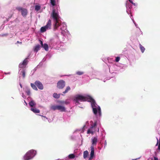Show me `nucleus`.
Instances as JSON below:
<instances>
[{"instance_id": "f257e3e1", "label": "nucleus", "mask_w": 160, "mask_h": 160, "mask_svg": "<svg viewBox=\"0 0 160 160\" xmlns=\"http://www.w3.org/2000/svg\"><path fill=\"white\" fill-rule=\"evenodd\" d=\"M92 97L89 96H84L80 95H77L74 98V100L76 103L79 104V101L89 102Z\"/></svg>"}, {"instance_id": "f03ea898", "label": "nucleus", "mask_w": 160, "mask_h": 160, "mask_svg": "<svg viewBox=\"0 0 160 160\" xmlns=\"http://www.w3.org/2000/svg\"><path fill=\"white\" fill-rule=\"evenodd\" d=\"M35 151L31 150L27 152L24 157V160H29L32 159L35 155Z\"/></svg>"}, {"instance_id": "7ed1b4c3", "label": "nucleus", "mask_w": 160, "mask_h": 160, "mask_svg": "<svg viewBox=\"0 0 160 160\" xmlns=\"http://www.w3.org/2000/svg\"><path fill=\"white\" fill-rule=\"evenodd\" d=\"M89 102H91L92 107V108H96L98 109V112L99 114L100 115L101 114V110L100 107L98 106L94 100L92 98H91L90 99V101Z\"/></svg>"}, {"instance_id": "20e7f679", "label": "nucleus", "mask_w": 160, "mask_h": 160, "mask_svg": "<svg viewBox=\"0 0 160 160\" xmlns=\"http://www.w3.org/2000/svg\"><path fill=\"white\" fill-rule=\"evenodd\" d=\"M97 125V121H95L93 124H91V127L90 128L88 129L87 131V133L88 134L91 133L93 134L94 132H95L96 130V128Z\"/></svg>"}, {"instance_id": "39448f33", "label": "nucleus", "mask_w": 160, "mask_h": 160, "mask_svg": "<svg viewBox=\"0 0 160 160\" xmlns=\"http://www.w3.org/2000/svg\"><path fill=\"white\" fill-rule=\"evenodd\" d=\"M51 16L54 21L59 20V16L58 12L54 9L52 10Z\"/></svg>"}, {"instance_id": "423d86ee", "label": "nucleus", "mask_w": 160, "mask_h": 160, "mask_svg": "<svg viewBox=\"0 0 160 160\" xmlns=\"http://www.w3.org/2000/svg\"><path fill=\"white\" fill-rule=\"evenodd\" d=\"M16 9L19 11H21L22 15L23 17H25L28 14V11L26 9L23 8L21 7H18Z\"/></svg>"}, {"instance_id": "0eeeda50", "label": "nucleus", "mask_w": 160, "mask_h": 160, "mask_svg": "<svg viewBox=\"0 0 160 160\" xmlns=\"http://www.w3.org/2000/svg\"><path fill=\"white\" fill-rule=\"evenodd\" d=\"M65 82L63 80H60L57 83V87L59 89H63L65 86Z\"/></svg>"}, {"instance_id": "6e6552de", "label": "nucleus", "mask_w": 160, "mask_h": 160, "mask_svg": "<svg viewBox=\"0 0 160 160\" xmlns=\"http://www.w3.org/2000/svg\"><path fill=\"white\" fill-rule=\"evenodd\" d=\"M28 62V58H25L23 61L22 63H21L19 64V67L20 68H24L26 67Z\"/></svg>"}, {"instance_id": "1a4fd4ad", "label": "nucleus", "mask_w": 160, "mask_h": 160, "mask_svg": "<svg viewBox=\"0 0 160 160\" xmlns=\"http://www.w3.org/2000/svg\"><path fill=\"white\" fill-rule=\"evenodd\" d=\"M35 84L40 90H42L43 89V86L42 83L39 81H36L35 82Z\"/></svg>"}, {"instance_id": "9d476101", "label": "nucleus", "mask_w": 160, "mask_h": 160, "mask_svg": "<svg viewBox=\"0 0 160 160\" xmlns=\"http://www.w3.org/2000/svg\"><path fill=\"white\" fill-rule=\"evenodd\" d=\"M54 23L53 24V30L55 31L57 29L60 24L59 22V20L54 21Z\"/></svg>"}, {"instance_id": "9b49d317", "label": "nucleus", "mask_w": 160, "mask_h": 160, "mask_svg": "<svg viewBox=\"0 0 160 160\" xmlns=\"http://www.w3.org/2000/svg\"><path fill=\"white\" fill-rule=\"evenodd\" d=\"M98 141V139L97 137H94L92 139V145L91 146H96Z\"/></svg>"}, {"instance_id": "f8f14e48", "label": "nucleus", "mask_w": 160, "mask_h": 160, "mask_svg": "<svg viewBox=\"0 0 160 160\" xmlns=\"http://www.w3.org/2000/svg\"><path fill=\"white\" fill-rule=\"evenodd\" d=\"M52 21L49 19L46 25L45 26L48 29H50L51 28Z\"/></svg>"}, {"instance_id": "ddd939ff", "label": "nucleus", "mask_w": 160, "mask_h": 160, "mask_svg": "<svg viewBox=\"0 0 160 160\" xmlns=\"http://www.w3.org/2000/svg\"><path fill=\"white\" fill-rule=\"evenodd\" d=\"M94 155V148L93 146L91 147L90 157V159L92 158Z\"/></svg>"}, {"instance_id": "4468645a", "label": "nucleus", "mask_w": 160, "mask_h": 160, "mask_svg": "<svg viewBox=\"0 0 160 160\" xmlns=\"http://www.w3.org/2000/svg\"><path fill=\"white\" fill-rule=\"evenodd\" d=\"M58 110H59L61 112H65L66 111V108L64 106L58 105Z\"/></svg>"}, {"instance_id": "2eb2a0df", "label": "nucleus", "mask_w": 160, "mask_h": 160, "mask_svg": "<svg viewBox=\"0 0 160 160\" xmlns=\"http://www.w3.org/2000/svg\"><path fill=\"white\" fill-rule=\"evenodd\" d=\"M58 105H52L50 107V109L54 111L58 110Z\"/></svg>"}, {"instance_id": "dca6fc26", "label": "nucleus", "mask_w": 160, "mask_h": 160, "mask_svg": "<svg viewBox=\"0 0 160 160\" xmlns=\"http://www.w3.org/2000/svg\"><path fill=\"white\" fill-rule=\"evenodd\" d=\"M31 87L34 90L37 91L38 89L37 87V86L35 85V84L32 83H31Z\"/></svg>"}, {"instance_id": "f3484780", "label": "nucleus", "mask_w": 160, "mask_h": 160, "mask_svg": "<svg viewBox=\"0 0 160 160\" xmlns=\"http://www.w3.org/2000/svg\"><path fill=\"white\" fill-rule=\"evenodd\" d=\"M40 46L39 45H36L34 48V51L36 52H38V51L40 49Z\"/></svg>"}, {"instance_id": "a211bd4d", "label": "nucleus", "mask_w": 160, "mask_h": 160, "mask_svg": "<svg viewBox=\"0 0 160 160\" xmlns=\"http://www.w3.org/2000/svg\"><path fill=\"white\" fill-rule=\"evenodd\" d=\"M47 29H48L46 27L44 26V27H42L41 28L40 31L41 32H45Z\"/></svg>"}, {"instance_id": "6ab92c4d", "label": "nucleus", "mask_w": 160, "mask_h": 160, "mask_svg": "<svg viewBox=\"0 0 160 160\" xmlns=\"http://www.w3.org/2000/svg\"><path fill=\"white\" fill-rule=\"evenodd\" d=\"M70 89H71V88H70V87L69 86H67L66 87L65 91H63L62 92V93L63 94H65V93H67L68 91H69V90H70Z\"/></svg>"}, {"instance_id": "aec40b11", "label": "nucleus", "mask_w": 160, "mask_h": 160, "mask_svg": "<svg viewBox=\"0 0 160 160\" xmlns=\"http://www.w3.org/2000/svg\"><path fill=\"white\" fill-rule=\"evenodd\" d=\"M31 110L35 113H39L40 112L39 110L36 108H31Z\"/></svg>"}, {"instance_id": "412c9836", "label": "nucleus", "mask_w": 160, "mask_h": 160, "mask_svg": "<svg viewBox=\"0 0 160 160\" xmlns=\"http://www.w3.org/2000/svg\"><path fill=\"white\" fill-rule=\"evenodd\" d=\"M25 92L27 93V95H29L30 94V88L27 87L25 90Z\"/></svg>"}, {"instance_id": "4be33fe9", "label": "nucleus", "mask_w": 160, "mask_h": 160, "mask_svg": "<svg viewBox=\"0 0 160 160\" xmlns=\"http://www.w3.org/2000/svg\"><path fill=\"white\" fill-rule=\"evenodd\" d=\"M88 155V152L87 151H85L83 152V158H86Z\"/></svg>"}, {"instance_id": "5701e85b", "label": "nucleus", "mask_w": 160, "mask_h": 160, "mask_svg": "<svg viewBox=\"0 0 160 160\" xmlns=\"http://www.w3.org/2000/svg\"><path fill=\"white\" fill-rule=\"evenodd\" d=\"M42 47L44 48L46 51H47L48 50V46L47 44L45 43L43 45V46H42Z\"/></svg>"}, {"instance_id": "b1692460", "label": "nucleus", "mask_w": 160, "mask_h": 160, "mask_svg": "<svg viewBox=\"0 0 160 160\" xmlns=\"http://www.w3.org/2000/svg\"><path fill=\"white\" fill-rule=\"evenodd\" d=\"M60 94H58L57 93H53V96L55 98H58L60 97Z\"/></svg>"}, {"instance_id": "393cba45", "label": "nucleus", "mask_w": 160, "mask_h": 160, "mask_svg": "<svg viewBox=\"0 0 160 160\" xmlns=\"http://www.w3.org/2000/svg\"><path fill=\"white\" fill-rule=\"evenodd\" d=\"M139 46H140V49L142 52V53H143L145 50V48L143 46H142L141 44H139Z\"/></svg>"}, {"instance_id": "a878e982", "label": "nucleus", "mask_w": 160, "mask_h": 160, "mask_svg": "<svg viewBox=\"0 0 160 160\" xmlns=\"http://www.w3.org/2000/svg\"><path fill=\"white\" fill-rule=\"evenodd\" d=\"M29 105L31 107H33L36 105V103L33 101H32L29 102Z\"/></svg>"}, {"instance_id": "bb28decb", "label": "nucleus", "mask_w": 160, "mask_h": 160, "mask_svg": "<svg viewBox=\"0 0 160 160\" xmlns=\"http://www.w3.org/2000/svg\"><path fill=\"white\" fill-rule=\"evenodd\" d=\"M41 7L40 6L36 5L35 6V10L37 11H38L40 9Z\"/></svg>"}, {"instance_id": "cd10ccee", "label": "nucleus", "mask_w": 160, "mask_h": 160, "mask_svg": "<svg viewBox=\"0 0 160 160\" xmlns=\"http://www.w3.org/2000/svg\"><path fill=\"white\" fill-rule=\"evenodd\" d=\"M92 110L94 114L95 115H96L98 113V109H97L96 108H93Z\"/></svg>"}, {"instance_id": "c85d7f7f", "label": "nucleus", "mask_w": 160, "mask_h": 160, "mask_svg": "<svg viewBox=\"0 0 160 160\" xmlns=\"http://www.w3.org/2000/svg\"><path fill=\"white\" fill-rule=\"evenodd\" d=\"M75 157V155L73 154H71L69 155L68 158H69L73 159Z\"/></svg>"}, {"instance_id": "c756f323", "label": "nucleus", "mask_w": 160, "mask_h": 160, "mask_svg": "<svg viewBox=\"0 0 160 160\" xmlns=\"http://www.w3.org/2000/svg\"><path fill=\"white\" fill-rule=\"evenodd\" d=\"M157 143H156V146H157L158 144V150H159V151H160V143H158V138H157Z\"/></svg>"}, {"instance_id": "7c9ffc66", "label": "nucleus", "mask_w": 160, "mask_h": 160, "mask_svg": "<svg viewBox=\"0 0 160 160\" xmlns=\"http://www.w3.org/2000/svg\"><path fill=\"white\" fill-rule=\"evenodd\" d=\"M78 75H81L84 73V72L81 71H78L76 73Z\"/></svg>"}, {"instance_id": "2f4dec72", "label": "nucleus", "mask_w": 160, "mask_h": 160, "mask_svg": "<svg viewBox=\"0 0 160 160\" xmlns=\"http://www.w3.org/2000/svg\"><path fill=\"white\" fill-rule=\"evenodd\" d=\"M50 3L52 6H55V0H50Z\"/></svg>"}, {"instance_id": "473e14b6", "label": "nucleus", "mask_w": 160, "mask_h": 160, "mask_svg": "<svg viewBox=\"0 0 160 160\" xmlns=\"http://www.w3.org/2000/svg\"><path fill=\"white\" fill-rule=\"evenodd\" d=\"M21 72L22 73V75L23 77V78H24L25 76V73H26L25 71L24 70H23Z\"/></svg>"}, {"instance_id": "72a5a7b5", "label": "nucleus", "mask_w": 160, "mask_h": 160, "mask_svg": "<svg viewBox=\"0 0 160 160\" xmlns=\"http://www.w3.org/2000/svg\"><path fill=\"white\" fill-rule=\"evenodd\" d=\"M120 59V57H117L116 58L115 61L117 62H119Z\"/></svg>"}, {"instance_id": "f704fd0d", "label": "nucleus", "mask_w": 160, "mask_h": 160, "mask_svg": "<svg viewBox=\"0 0 160 160\" xmlns=\"http://www.w3.org/2000/svg\"><path fill=\"white\" fill-rule=\"evenodd\" d=\"M8 35V33H6L4 34H2L1 35L2 37H6Z\"/></svg>"}, {"instance_id": "c9c22d12", "label": "nucleus", "mask_w": 160, "mask_h": 160, "mask_svg": "<svg viewBox=\"0 0 160 160\" xmlns=\"http://www.w3.org/2000/svg\"><path fill=\"white\" fill-rule=\"evenodd\" d=\"M62 103H65V104H67L69 103V102H66V101H65V102H62Z\"/></svg>"}, {"instance_id": "e433bc0d", "label": "nucleus", "mask_w": 160, "mask_h": 160, "mask_svg": "<svg viewBox=\"0 0 160 160\" xmlns=\"http://www.w3.org/2000/svg\"><path fill=\"white\" fill-rule=\"evenodd\" d=\"M40 44L42 46H43V42L41 40H40Z\"/></svg>"}, {"instance_id": "4c0bfd02", "label": "nucleus", "mask_w": 160, "mask_h": 160, "mask_svg": "<svg viewBox=\"0 0 160 160\" xmlns=\"http://www.w3.org/2000/svg\"><path fill=\"white\" fill-rule=\"evenodd\" d=\"M154 160H158L157 158L154 157Z\"/></svg>"}, {"instance_id": "58836bf2", "label": "nucleus", "mask_w": 160, "mask_h": 160, "mask_svg": "<svg viewBox=\"0 0 160 160\" xmlns=\"http://www.w3.org/2000/svg\"><path fill=\"white\" fill-rule=\"evenodd\" d=\"M130 2L131 3H132V4H133V5H135V3H134L133 2H132V0H131V2Z\"/></svg>"}, {"instance_id": "ea45409f", "label": "nucleus", "mask_w": 160, "mask_h": 160, "mask_svg": "<svg viewBox=\"0 0 160 160\" xmlns=\"http://www.w3.org/2000/svg\"><path fill=\"white\" fill-rule=\"evenodd\" d=\"M17 43H20V44H21L22 42H19V41H17Z\"/></svg>"}, {"instance_id": "a19ab883", "label": "nucleus", "mask_w": 160, "mask_h": 160, "mask_svg": "<svg viewBox=\"0 0 160 160\" xmlns=\"http://www.w3.org/2000/svg\"><path fill=\"white\" fill-rule=\"evenodd\" d=\"M99 128H98V130H97V131H98V132H99Z\"/></svg>"}, {"instance_id": "79ce46f5", "label": "nucleus", "mask_w": 160, "mask_h": 160, "mask_svg": "<svg viewBox=\"0 0 160 160\" xmlns=\"http://www.w3.org/2000/svg\"><path fill=\"white\" fill-rule=\"evenodd\" d=\"M20 85L21 87L22 88V85L21 84H20Z\"/></svg>"}, {"instance_id": "37998d69", "label": "nucleus", "mask_w": 160, "mask_h": 160, "mask_svg": "<svg viewBox=\"0 0 160 160\" xmlns=\"http://www.w3.org/2000/svg\"><path fill=\"white\" fill-rule=\"evenodd\" d=\"M129 0V2H131V0Z\"/></svg>"}]
</instances>
